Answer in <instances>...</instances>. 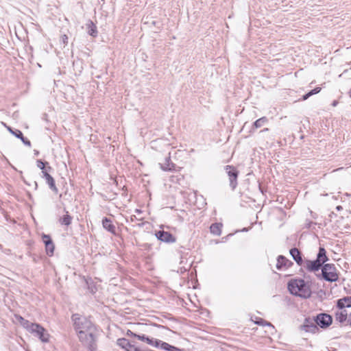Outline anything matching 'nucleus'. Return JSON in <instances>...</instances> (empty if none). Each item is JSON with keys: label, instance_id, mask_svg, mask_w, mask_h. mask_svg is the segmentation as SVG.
<instances>
[{"label": "nucleus", "instance_id": "obj_1", "mask_svg": "<svg viewBox=\"0 0 351 351\" xmlns=\"http://www.w3.org/2000/svg\"><path fill=\"white\" fill-rule=\"evenodd\" d=\"M73 317L74 328L77 332L80 341L90 350H93L96 341V326L86 317L78 315H74Z\"/></svg>", "mask_w": 351, "mask_h": 351}, {"label": "nucleus", "instance_id": "obj_2", "mask_svg": "<svg viewBox=\"0 0 351 351\" xmlns=\"http://www.w3.org/2000/svg\"><path fill=\"white\" fill-rule=\"evenodd\" d=\"M288 289L293 295L308 298L311 295L310 286L302 279H292L288 283Z\"/></svg>", "mask_w": 351, "mask_h": 351}, {"label": "nucleus", "instance_id": "obj_3", "mask_svg": "<svg viewBox=\"0 0 351 351\" xmlns=\"http://www.w3.org/2000/svg\"><path fill=\"white\" fill-rule=\"evenodd\" d=\"M328 261L326 251L324 247H319L317 259L315 261H306L304 267L309 271H316Z\"/></svg>", "mask_w": 351, "mask_h": 351}, {"label": "nucleus", "instance_id": "obj_4", "mask_svg": "<svg viewBox=\"0 0 351 351\" xmlns=\"http://www.w3.org/2000/svg\"><path fill=\"white\" fill-rule=\"evenodd\" d=\"M323 278L330 282H335L339 278V275L335 266L333 264H326L322 268Z\"/></svg>", "mask_w": 351, "mask_h": 351}, {"label": "nucleus", "instance_id": "obj_5", "mask_svg": "<svg viewBox=\"0 0 351 351\" xmlns=\"http://www.w3.org/2000/svg\"><path fill=\"white\" fill-rule=\"evenodd\" d=\"M27 330L32 333H36L43 342H49L50 335L40 325L32 323Z\"/></svg>", "mask_w": 351, "mask_h": 351}, {"label": "nucleus", "instance_id": "obj_6", "mask_svg": "<svg viewBox=\"0 0 351 351\" xmlns=\"http://www.w3.org/2000/svg\"><path fill=\"white\" fill-rule=\"evenodd\" d=\"M316 324L322 328H326L331 325L332 322V317L326 313H320L317 315L314 320Z\"/></svg>", "mask_w": 351, "mask_h": 351}, {"label": "nucleus", "instance_id": "obj_7", "mask_svg": "<svg viewBox=\"0 0 351 351\" xmlns=\"http://www.w3.org/2000/svg\"><path fill=\"white\" fill-rule=\"evenodd\" d=\"M293 265V262L287 257L280 255L277 258L276 267L278 270L285 271L292 267Z\"/></svg>", "mask_w": 351, "mask_h": 351}, {"label": "nucleus", "instance_id": "obj_8", "mask_svg": "<svg viewBox=\"0 0 351 351\" xmlns=\"http://www.w3.org/2000/svg\"><path fill=\"white\" fill-rule=\"evenodd\" d=\"M226 171L229 176L230 185L232 189H234L237 184V180L238 177V171L234 167L230 165H227L226 167Z\"/></svg>", "mask_w": 351, "mask_h": 351}, {"label": "nucleus", "instance_id": "obj_9", "mask_svg": "<svg viewBox=\"0 0 351 351\" xmlns=\"http://www.w3.org/2000/svg\"><path fill=\"white\" fill-rule=\"evenodd\" d=\"M315 322L311 320L310 319H306L304 324L302 325V329L306 332L317 333L319 331V328Z\"/></svg>", "mask_w": 351, "mask_h": 351}, {"label": "nucleus", "instance_id": "obj_10", "mask_svg": "<svg viewBox=\"0 0 351 351\" xmlns=\"http://www.w3.org/2000/svg\"><path fill=\"white\" fill-rule=\"evenodd\" d=\"M156 236L163 242L173 243L176 241V238L169 232L158 231L156 233Z\"/></svg>", "mask_w": 351, "mask_h": 351}, {"label": "nucleus", "instance_id": "obj_11", "mask_svg": "<svg viewBox=\"0 0 351 351\" xmlns=\"http://www.w3.org/2000/svg\"><path fill=\"white\" fill-rule=\"evenodd\" d=\"M42 239L45 244L47 254L49 256H52L54 252V245L51 239L50 236L43 234Z\"/></svg>", "mask_w": 351, "mask_h": 351}, {"label": "nucleus", "instance_id": "obj_12", "mask_svg": "<svg viewBox=\"0 0 351 351\" xmlns=\"http://www.w3.org/2000/svg\"><path fill=\"white\" fill-rule=\"evenodd\" d=\"M131 336L137 338L138 340L142 341H145L149 345L153 346L154 347H158L160 346V341L157 339H150L149 337H145V335H140L133 332H131Z\"/></svg>", "mask_w": 351, "mask_h": 351}, {"label": "nucleus", "instance_id": "obj_13", "mask_svg": "<svg viewBox=\"0 0 351 351\" xmlns=\"http://www.w3.org/2000/svg\"><path fill=\"white\" fill-rule=\"evenodd\" d=\"M43 178L45 179L47 183L48 184L49 188L56 193H58V189L56 186L54 179L50 176V174L47 171L43 172Z\"/></svg>", "mask_w": 351, "mask_h": 351}, {"label": "nucleus", "instance_id": "obj_14", "mask_svg": "<svg viewBox=\"0 0 351 351\" xmlns=\"http://www.w3.org/2000/svg\"><path fill=\"white\" fill-rule=\"evenodd\" d=\"M290 254L294 259V261L297 263V264L300 266L302 265L304 263L301 252L298 248H292L290 250Z\"/></svg>", "mask_w": 351, "mask_h": 351}, {"label": "nucleus", "instance_id": "obj_15", "mask_svg": "<svg viewBox=\"0 0 351 351\" xmlns=\"http://www.w3.org/2000/svg\"><path fill=\"white\" fill-rule=\"evenodd\" d=\"M102 225L103 227L108 232H111L113 234H116V227L110 219L107 217L103 219Z\"/></svg>", "mask_w": 351, "mask_h": 351}, {"label": "nucleus", "instance_id": "obj_16", "mask_svg": "<svg viewBox=\"0 0 351 351\" xmlns=\"http://www.w3.org/2000/svg\"><path fill=\"white\" fill-rule=\"evenodd\" d=\"M335 317L337 322L343 323L348 318V312L344 308H339V311L335 313Z\"/></svg>", "mask_w": 351, "mask_h": 351}, {"label": "nucleus", "instance_id": "obj_17", "mask_svg": "<svg viewBox=\"0 0 351 351\" xmlns=\"http://www.w3.org/2000/svg\"><path fill=\"white\" fill-rule=\"evenodd\" d=\"M337 306L338 308L351 307V296L344 297L337 300Z\"/></svg>", "mask_w": 351, "mask_h": 351}, {"label": "nucleus", "instance_id": "obj_18", "mask_svg": "<svg viewBox=\"0 0 351 351\" xmlns=\"http://www.w3.org/2000/svg\"><path fill=\"white\" fill-rule=\"evenodd\" d=\"M223 224L221 223H215L210 226V232L216 236L221 234Z\"/></svg>", "mask_w": 351, "mask_h": 351}, {"label": "nucleus", "instance_id": "obj_19", "mask_svg": "<svg viewBox=\"0 0 351 351\" xmlns=\"http://www.w3.org/2000/svg\"><path fill=\"white\" fill-rule=\"evenodd\" d=\"M160 345L161 346V348L165 350H168V351H182L181 349L180 348H178L175 346H171L169 345V343H166V342H162V343H160Z\"/></svg>", "mask_w": 351, "mask_h": 351}, {"label": "nucleus", "instance_id": "obj_20", "mask_svg": "<svg viewBox=\"0 0 351 351\" xmlns=\"http://www.w3.org/2000/svg\"><path fill=\"white\" fill-rule=\"evenodd\" d=\"M14 135L20 138L24 144L29 147L31 146V142L23 136V133L20 130H16V133H14Z\"/></svg>", "mask_w": 351, "mask_h": 351}, {"label": "nucleus", "instance_id": "obj_21", "mask_svg": "<svg viewBox=\"0 0 351 351\" xmlns=\"http://www.w3.org/2000/svg\"><path fill=\"white\" fill-rule=\"evenodd\" d=\"M16 317L17 320L21 323V324L27 330H28L29 328L30 327V325L32 324V323H30L29 321L25 319L20 315H16Z\"/></svg>", "mask_w": 351, "mask_h": 351}, {"label": "nucleus", "instance_id": "obj_22", "mask_svg": "<svg viewBox=\"0 0 351 351\" xmlns=\"http://www.w3.org/2000/svg\"><path fill=\"white\" fill-rule=\"evenodd\" d=\"M88 34L93 37L97 35V27L93 22H90L88 25Z\"/></svg>", "mask_w": 351, "mask_h": 351}, {"label": "nucleus", "instance_id": "obj_23", "mask_svg": "<svg viewBox=\"0 0 351 351\" xmlns=\"http://www.w3.org/2000/svg\"><path fill=\"white\" fill-rule=\"evenodd\" d=\"M71 217L66 214L60 219V223L63 225L69 226L71 224Z\"/></svg>", "mask_w": 351, "mask_h": 351}, {"label": "nucleus", "instance_id": "obj_24", "mask_svg": "<svg viewBox=\"0 0 351 351\" xmlns=\"http://www.w3.org/2000/svg\"><path fill=\"white\" fill-rule=\"evenodd\" d=\"M267 122V119L264 117H262V118H260V119H257L254 122V126L256 128H261L264 123H265Z\"/></svg>", "mask_w": 351, "mask_h": 351}, {"label": "nucleus", "instance_id": "obj_25", "mask_svg": "<svg viewBox=\"0 0 351 351\" xmlns=\"http://www.w3.org/2000/svg\"><path fill=\"white\" fill-rule=\"evenodd\" d=\"M37 167L42 170L43 173L44 171H47L45 169V163L40 160L37 161Z\"/></svg>", "mask_w": 351, "mask_h": 351}, {"label": "nucleus", "instance_id": "obj_26", "mask_svg": "<svg viewBox=\"0 0 351 351\" xmlns=\"http://www.w3.org/2000/svg\"><path fill=\"white\" fill-rule=\"evenodd\" d=\"M322 88L320 87H316L312 90H311L309 93L311 95H315L317 93H319L321 91Z\"/></svg>", "mask_w": 351, "mask_h": 351}, {"label": "nucleus", "instance_id": "obj_27", "mask_svg": "<svg viewBox=\"0 0 351 351\" xmlns=\"http://www.w3.org/2000/svg\"><path fill=\"white\" fill-rule=\"evenodd\" d=\"M256 323L259 325H268V326L271 325L269 323L267 322L266 321H264L262 319H260L259 321H256Z\"/></svg>", "mask_w": 351, "mask_h": 351}, {"label": "nucleus", "instance_id": "obj_28", "mask_svg": "<svg viewBox=\"0 0 351 351\" xmlns=\"http://www.w3.org/2000/svg\"><path fill=\"white\" fill-rule=\"evenodd\" d=\"M61 40L64 45L68 43V36L66 34H63L61 36Z\"/></svg>", "mask_w": 351, "mask_h": 351}, {"label": "nucleus", "instance_id": "obj_29", "mask_svg": "<svg viewBox=\"0 0 351 351\" xmlns=\"http://www.w3.org/2000/svg\"><path fill=\"white\" fill-rule=\"evenodd\" d=\"M311 96V95L310 93L308 92V93H306V95L302 96V100H306Z\"/></svg>", "mask_w": 351, "mask_h": 351}, {"label": "nucleus", "instance_id": "obj_30", "mask_svg": "<svg viewBox=\"0 0 351 351\" xmlns=\"http://www.w3.org/2000/svg\"><path fill=\"white\" fill-rule=\"evenodd\" d=\"M8 130L12 133L14 134V133H16V132H14L10 127H7Z\"/></svg>", "mask_w": 351, "mask_h": 351}, {"label": "nucleus", "instance_id": "obj_31", "mask_svg": "<svg viewBox=\"0 0 351 351\" xmlns=\"http://www.w3.org/2000/svg\"><path fill=\"white\" fill-rule=\"evenodd\" d=\"M349 95H350V97H351V90H350V92H349Z\"/></svg>", "mask_w": 351, "mask_h": 351}, {"label": "nucleus", "instance_id": "obj_32", "mask_svg": "<svg viewBox=\"0 0 351 351\" xmlns=\"http://www.w3.org/2000/svg\"><path fill=\"white\" fill-rule=\"evenodd\" d=\"M350 325H351V313H350Z\"/></svg>", "mask_w": 351, "mask_h": 351}]
</instances>
